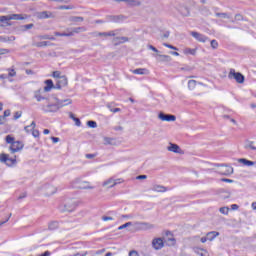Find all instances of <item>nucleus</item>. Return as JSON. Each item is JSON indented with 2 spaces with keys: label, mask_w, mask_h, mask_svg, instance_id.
Returning a JSON list of instances; mask_svg holds the SVG:
<instances>
[{
  "label": "nucleus",
  "mask_w": 256,
  "mask_h": 256,
  "mask_svg": "<svg viewBox=\"0 0 256 256\" xmlns=\"http://www.w3.org/2000/svg\"><path fill=\"white\" fill-rule=\"evenodd\" d=\"M217 172L220 175H225L226 177H229V175H233V167L225 164H217Z\"/></svg>",
  "instance_id": "nucleus-5"
},
{
  "label": "nucleus",
  "mask_w": 256,
  "mask_h": 256,
  "mask_svg": "<svg viewBox=\"0 0 256 256\" xmlns=\"http://www.w3.org/2000/svg\"><path fill=\"white\" fill-rule=\"evenodd\" d=\"M94 37H116V35H119V30H112L109 32H94L92 34Z\"/></svg>",
  "instance_id": "nucleus-7"
},
{
  "label": "nucleus",
  "mask_w": 256,
  "mask_h": 256,
  "mask_svg": "<svg viewBox=\"0 0 256 256\" xmlns=\"http://www.w3.org/2000/svg\"><path fill=\"white\" fill-rule=\"evenodd\" d=\"M71 103H73L71 99L59 100L56 96H52L47 99V104L41 106V110L44 113H57L61 107H67Z\"/></svg>",
  "instance_id": "nucleus-1"
},
{
  "label": "nucleus",
  "mask_w": 256,
  "mask_h": 256,
  "mask_svg": "<svg viewBox=\"0 0 256 256\" xmlns=\"http://www.w3.org/2000/svg\"><path fill=\"white\" fill-rule=\"evenodd\" d=\"M158 119H160V121H167L168 123L177 121V117L175 115L165 114L163 112L159 113Z\"/></svg>",
  "instance_id": "nucleus-9"
},
{
  "label": "nucleus",
  "mask_w": 256,
  "mask_h": 256,
  "mask_svg": "<svg viewBox=\"0 0 256 256\" xmlns=\"http://www.w3.org/2000/svg\"><path fill=\"white\" fill-rule=\"evenodd\" d=\"M72 21H74L75 23L82 22V21H83V17H74V18L72 19Z\"/></svg>",
  "instance_id": "nucleus-56"
},
{
  "label": "nucleus",
  "mask_w": 256,
  "mask_h": 256,
  "mask_svg": "<svg viewBox=\"0 0 256 256\" xmlns=\"http://www.w3.org/2000/svg\"><path fill=\"white\" fill-rule=\"evenodd\" d=\"M129 256H139V253L135 250L129 252Z\"/></svg>",
  "instance_id": "nucleus-63"
},
{
  "label": "nucleus",
  "mask_w": 256,
  "mask_h": 256,
  "mask_svg": "<svg viewBox=\"0 0 256 256\" xmlns=\"http://www.w3.org/2000/svg\"><path fill=\"white\" fill-rule=\"evenodd\" d=\"M152 245H153L154 249H156V251H159V249H163V247H164L163 239L155 238L152 241Z\"/></svg>",
  "instance_id": "nucleus-15"
},
{
  "label": "nucleus",
  "mask_w": 256,
  "mask_h": 256,
  "mask_svg": "<svg viewBox=\"0 0 256 256\" xmlns=\"http://www.w3.org/2000/svg\"><path fill=\"white\" fill-rule=\"evenodd\" d=\"M135 231H143V222H135L132 224Z\"/></svg>",
  "instance_id": "nucleus-35"
},
{
  "label": "nucleus",
  "mask_w": 256,
  "mask_h": 256,
  "mask_svg": "<svg viewBox=\"0 0 256 256\" xmlns=\"http://www.w3.org/2000/svg\"><path fill=\"white\" fill-rule=\"evenodd\" d=\"M35 127H36L35 122H32L30 125L24 127V131L26 133H31V131H33V129H35Z\"/></svg>",
  "instance_id": "nucleus-34"
},
{
  "label": "nucleus",
  "mask_w": 256,
  "mask_h": 256,
  "mask_svg": "<svg viewBox=\"0 0 256 256\" xmlns=\"http://www.w3.org/2000/svg\"><path fill=\"white\" fill-rule=\"evenodd\" d=\"M8 19H10V21H23V19H27V16H23L21 14H12L8 15Z\"/></svg>",
  "instance_id": "nucleus-19"
},
{
  "label": "nucleus",
  "mask_w": 256,
  "mask_h": 256,
  "mask_svg": "<svg viewBox=\"0 0 256 256\" xmlns=\"http://www.w3.org/2000/svg\"><path fill=\"white\" fill-rule=\"evenodd\" d=\"M36 17L37 19H53L55 15H53V13L50 11H42V12H37Z\"/></svg>",
  "instance_id": "nucleus-12"
},
{
  "label": "nucleus",
  "mask_w": 256,
  "mask_h": 256,
  "mask_svg": "<svg viewBox=\"0 0 256 256\" xmlns=\"http://www.w3.org/2000/svg\"><path fill=\"white\" fill-rule=\"evenodd\" d=\"M0 41H3L4 43H13V41H15V36L0 37Z\"/></svg>",
  "instance_id": "nucleus-32"
},
{
  "label": "nucleus",
  "mask_w": 256,
  "mask_h": 256,
  "mask_svg": "<svg viewBox=\"0 0 256 256\" xmlns=\"http://www.w3.org/2000/svg\"><path fill=\"white\" fill-rule=\"evenodd\" d=\"M104 141H105L104 142L105 145H111L113 139H111V138H104Z\"/></svg>",
  "instance_id": "nucleus-57"
},
{
  "label": "nucleus",
  "mask_w": 256,
  "mask_h": 256,
  "mask_svg": "<svg viewBox=\"0 0 256 256\" xmlns=\"http://www.w3.org/2000/svg\"><path fill=\"white\" fill-rule=\"evenodd\" d=\"M21 115H23L22 111H17L14 113V119L17 121V119H21Z\"/></svg>",
  "instance_id": "nucleus-48"
},
{
  "label": "nucleus",
  "mask_w": 256,
  "mask_h": 256,
  "mask_svg": "<svg viewBox=\"0 0 256 256\" xmlns=\"http://www.w3.org/2000/svg\"><path fill=\"white\" fill-rule=\"evenodd\" d=\"M53 77L57 80V79H59V78H61L62 76H61V72H59V71H54L53 72Z\"/></svg>",
  "instance_id": "nucleus-50"
},
{
  "label": "nucleus",
  "mask_w": 256,
  "mask_h": 256,
  "mask_svg": "<svg viewBox=\"0 0 256 256\" xmlns=\"http://www.w3.org/2000/svg\"><path fill=\"white\" fill-rule=\"evenodd\" d=\"M88 127H90V129H97V122L90 120L87 122Z\"/></svg>",
  "instance_id": "nucleus-42"
},
{
  "label": "nucleus",
  "mask_w": 256,
  "mask_h": 256,
  "mask_svg": "<svg viewBox=\"0 0 256 256\" xmlns=\"http://www.w3.org/2000/svg\"><path fill=\"white\" fill-rule=\"evenodd\" d=\"M121 183H123V179H121V178L114 179V187H115V185H121Z\"/></svg>",
  "instance_id": "nucleus-53"
},
{
  "label": "nucleus",
  "mask_w": 256,
  "mask_h": 256,
  "mask_svg": "<svg viewBox=\"0 0 256 256\" xmlns=\"http://www.w3.org/2000/svg\"><path fill=\"white\" fill-rule=\"evenodd\" d=\"M151 229H155V224L142 222V231H151Z\"/></svg>",
  "instance_id": "nucleus-23"
},
{
  "label": "nucleus",
  "mask_w": 256,
  "mask_h": 256,
  "mask_svg": "<svg viewBox=\"0 0 256 256\" xmlns=\"http://www.w3.org/2000/svg\"><path fill=\"white\" fill-rule=\"evenodd\" d=\"M151 190L154 191L155 193H167L168 191L167 187L159 184H154Z\"/></svg>",
  "instance_id": "nucleus-16"
},
{
  "label": "nucleus",
  "mask_w": 256,
  "mask_h": 256,
  "mask_svg": "<svg viewBox=\"0 0 256 256\" xmlns=\"http://www.w3.org/2000/svg\"><path fill=\"white\" fill-rule=\"evenodd\" d=\"M67 84H68L67 76H61L59 79L56 80L54 89H63V87H67Z\"/></svg>",
  "instance_id": "nucleus-10"
},
{
  "label": "nucleus",
  "mask_w": 256,
  "mask_h": 256,
  "mask_svg": "<svg viewBox=\"0 0 256 256\" xmlns=\"http://www.w3.org/2000/svg\"><path fill=\"white\" fill-rule=\"evenodd\" d=\"M34 99H36L38 103H41V101H47L48 98L45 97V92L43 89H38L34 91Z\"/></svg>",
  "instance_id": "nucleus-11"
},
{
  "label": "nucleus",
  "mask_w": 256,
  "mask_h": 256,
  "mask_svg": "<svg viewBox=\"0 0 256 256\" xmlns=\"http://www.w3.org/2000/svg\"><path fill=\"white\" fill-rule=\"evenodd\" d=\"M210 45H211L212 49H217V47H219V42H217V40H212L210 42Z\"/></svg>",
  "instance_id": "nucleus-47"
},
{
  "label": "nucleus",
  "mask_w": 256,
  "mask_h": 256,
  "mask_svg": "<svg viewBox=\"0 0 256 256\" xmlns=\"http://www.w3.org/2000/svg\"><path fill=\"white\" fill-rule=\"evenodd\" d=\"M85 31H87L86 27H76V28H72L69 33H72V37H73L75 33H85Z\"/></svg>",
  "instance_id": "nucleus-27"
},
{
  "label": "nucleus",
  "mask_w": 256,
  "mask_h": 256,
  "mask_svg": "<svg viewBox=\"0 0 256 256\" xmlns=\"http://www.w3.org/2000/svg\"><path fill=\"white\" fill-rule=\"evenodd\" d=\"M115 41H117V43H127V41H129V38L125 36L117 37L115 38Z\"/></svg>",
  "instance_id": "nucleus-39"
},
{
  "label": "nucleus",
  "mask_w": 256,
  "mask_h": 256,
  "mask_svg": "<svg viewBox=\"0 0 256 256\" xmlns=\"http://www.w3.org/2000/svg\"><path fill=\"white\" fill-rule=\"evenodd\" d=\"M133 225V222H127L121 226L118 227V231H123V229H127V227H131Z\"/></svg>",
  "instance_id": "nucleus-40"
},
{
  "label": "nucleus",
  "mask_w": 256,
  "mask_h": 256,
  "mask_svg": "<svg viewBox=\"0 0 256 256\" xmlns=\"http://www.w3.org/2000/svg\"><path fill=\"white\" fill-rule=\"evenodd\" d=\"M15 75H17V72L14 69H8V77H15Z\"/></svg>",
  "instance_id": "nucleus-49"
},
{
  "label": "nucleus",
  "mask_w": 256,
  "mask_h": 256,
  "mask_svg": "<svg viewBox=\"0 0 256 256\" xmlns=\"http://www.w3.org/2000/svg\"><path fill=\"white\" fill-rule=\"evenodd\" d=\"M136 179L138 181L145 180V179H147V175H139V176L136 177Z\"/></svg>",
  "instance_id": "nucleus-62"
},
{
  "label": "nucleus",
  "mask_w": 256,
  "mask_h": 256,
  "mask_svg": "<svg viewBox=\"0 0 256 256\" xmlns=\"http://www.w3.org/2000/svg\"><path fill=\"white\" fill-rule=\"evenodd\" d=\"M220 181H222L223 183H234V181L229 178H222L220 179Z\"/></svg>",
  "instance_id": "nucleus-55"
},
{
  "label": "nucleus",
  "mask_w": 256,
  "mask_h": 256,
  "mask_svg": "<svg viewBox=\"0 0 256 256\" xmlns=\"http://www.w3.org/2000/svg\"><path fill=\"white\" fill-rule=\"evenodd\" d=\"M45 85L46 86L44 87V90H43L44 93H49V91H51L53 87L55 88V85L53 84V80H46Z\"/></svg>",
  "instance_id": "nucleus-21"
},
{
  "label": "nucleus",
  "mask_w": 256,
  "mask_h": 256,
  "mask_svg": "<svg viewBox=\"0 0 256 256\" xmlns=\"http://www.w3.org/2000/svg\"><path fill=\"white\" fill-rule=\"evenodd\" d=\"M163 46L167 47L168 49H172L173 51H179V48H177L171 44L163 43Z\"/></svg>",
  "instance_id": "nucleus-46"
},
{
  "label": "nucleus",
  "mask_w": 256,
  "mask_h": 256,
  "mask_svg": "<svg viewBox=\"0 0 256 256\" xmlns=\"http://www.w3.org/2000/svg\"><path fill=\"white\" fill-rule=\"evenodd\" d=\"M23 142L21 141H15L13 142L10 147H9V151L11 153H19V151H23Z\"/></svg>",
  "instance_id": "nucleus-8"
},
{
  "label": "nucleus",
  "mask_w": 256,
  "mask_h": 256,
  "mask_svg": "<svg viewBox=\"0 0 256 256\" xmlns=\"http://www.w3.org/2000/svg\"><path fill=\"white\" fill-rule=\"evenodd\" d=\"M58 228H59V222L57 221L49 222L48 229H50V231H55V229H58Z\"/></svg>",
  "instance_id": "nucleus-31"
},
{
  "label": "nucleus",
  "mask_w": 256,
  "mask_h": 256,
  "mask_svg": "<svg viewBox=\"0 0 256 256\" xmlns=\"http://www.w3.org/2000/svg\"><path fill=\"white\" fill-rule=\"evenodd\" d=\"M216 17H222V19H230L231 15L227 13H216Z\"/></svg>",
  "instance_id": "nucleus-43"
},
{
  "label": "nucleus",
  "mask_w": 256,
  "mask_h": 256,
  "mask_svg": "<svg viewBox=\"0 0 256 256\" xmlns=\"http://www.w3.org/2000/svg\"><path fill=\"white\" fill-rule=\"evenodd\" d=\"M244 149H247V151H256V142L247 140L244 143Z\"/></svg>",
  "instance_id": "nucleus-18"
},
{
  "label": "nucleus",
  "mask_w": 256,
  "mask_h": 256,
  "mask_svg": "<svg viewBox=\"0 0 256 256\" xmlns=\"http://www.w3.org/2000/svg\"><path fill=\"white\" fill-rule=\"evenodd\" d=\"M41 39H49L50 41H55V37L49 35H44L41 37Z\"/></svg>",
  "instance_id": "nucleus-52"
},
{
  "label": "nucleus",
  "mask_w": 256,
  "mask_h": 256,
  "mask_svg": "<svg viewBox=\"0 0 256 256\" xmlns=\"http://www.w3.org/2000/svg\"><path fill=\"white\" fill-rule=\"evenodd\" d=\"M117 3H126L128 7H139L141 5V2L139 0H116Z\"/></svg>",
  "instance_id": "nucleus-14"
},
{
  "label": "nucleus",
  "mask_w": 256,
  "mask_h": 256,
  "mask_svg": "<svg viewBox=\"0 0 256 256\" xmlns=\"http://www.w3.org/2000/svg\"><path fill=\"white\" fill-rule=\"evenodd\" d=\"M194 253L200 256H209V252L203 248H194Z\"/></svg>",
  "instance_id": "nucleus-25"
},
{
  "label": "nucleus",
  "mask_w": 256,
  "mask_h": 256,
  "mask_svg": "<svg viewBox=\"0 0 256 256\" xmlns=\"http://www.w3.org/2000/svg\"><path fill=\"white\" fill-rule=\"evenodd\" d=\"M8 21H10L9 15H7V16H0V25H3L1 23H4V25H9Z\"/></svg>",
  "instance_id": "nucleus-36"
},
{
  "label": "nucleus",
  "mask_w": 256,
  "mask_h": 256,
  "mask_svg": "<svg viewBox=\"0 0 256 256\" xmlns=\"http://www.w3.org/2000/svg\"><path fill=\"white\" fill-rule=\"evenodd\" d=\"M24 31H27L29 29H33V24H26L23 26Z\"/></svg>",
  "instance_id": "nucleus-54"
},
{
  "label": "nucleus",
  "mask_w": 256,
  "mask_h": 256,
  "mask_svg": "<svg viewBox=\"0 0 256 256\" xmlns=\"http://www.w3.org/2000/svg\"><path fill=\"white\" fill-rule=\"evenodd\" d=\"M134 75H149V70L147 68H137L132 70Z\"/></svg>",
  "instance_id": "nucleus-20"
},
{
  "label": "nucleus",
  "mask_w": 256,
  "mask_h": 256,
  "mask_svg": "<svg viewBox=\"0 0 256 256\" xmlns=\"http://www.w3.org/2000/svg\"><path fill=\"white\" fill-rule=\"evenodd\" d=\"M75 187L78 189H95L94 186H91V183L87 181H82L81 178H78L74 181Z\"/></svg>",
  "instance_id": "nucleus-6"
},
{
  "label": "nucleus",
  "mask_w": 256,
  "mask_h": 256,
  "mask_svg": "<svg viewBox=\"0 0 256 256\" xmlns=\"http://www.w3.org/2000/svg\"><path fill=\"white\" fill-rule=\"evenodd\" d=\"M54 35L56 37H73V33H70V32H67V33L55 32Z\"/></svg>",
  "instance_id": "nucleus-37"
},
{
  "label": "nucleus",
  "mask_w": 256,
  "mask_h": 256,
  "mask_svg": "<svg viewBox=\"0 0 256 256\" xmlns=\"http://www.w3.org/2000/svg\"><path fill=\"white\" fill-rule=\"evenodd\" d=\"M167 150L170 151L171 153H183L179 145L170 143L169 146L167 147Z\"/></svg>",
  "instance_id": "nucleus-17"
},
{
  "label": "nucleus",
  "mask_w": 256,
  "mask_h": 256,
  "mask_svg": "<svg viewBox=\"0 0 256 256\" xmlns=\"http://www.w3.org/2000/svg\"><path fill=\"white\" fill-rule=\"evenodd\" d=\"M239 163H243L246 167H253V165H256V162L247 160L245 158L239 159Z\"/></svg>",
  "instance_id": "nucleus-28"
},
{
  "label": "nucleus",
  "mask_w": 256,
  "mask_h": 256,
  "mask_svg": "<svg viewBox=\"0 0 256 256\" xmlns=\"http://www.w3.org/2000/svg\"><path fill=\"white\" fill-rule=\"evenodd\" d=\"M206 237H207L208 241H213V239H215V237H219V232H216V231L208 232Z\"/></svg>",
  "instance_id": "nucleus-30"
},
{
  "label": "nucleus",
  "mask_w": 256,
  "mask_h": 256,
  "mask_svg": "<svg viewBox=\"0 0 256 256\" xmlns=\"http://www.w3.org/2000/svg\"><path fill=\"white\" fill-rule=\"evenodd\" d=\"M115 23H120V21H125V16H114Z\"/></svg>",
  "instance_id": "nucleus-45"
},
{
  "label": "nucleus",
  "mask_w": 256,
  "mask_h": 256,
  "mask_svg": "<svg viewBox=\"0 0 256 256\" xmlns=\"http://www.w3.org/2000/svg\"><path fill=\"white\" fill-rule=\"evenodd\" d=\"M102 221H113V217L111 216H103Z\"/></svg>",
  "instance_id": "nucleus-59"
},
{
  "label": "nucleus",
  "mask_w": 256,
  "mask_h": 256,
  "mask_svg": "<svg viewBox=\"0 0 256 256\" xmlns=\"http://www.w3.org/2000/svg\"><path fill=\"white\" fill-rule=\"evenodd\" d=\"M77 208V202L73 199L66 200L63 204L59 205V211L61 213H71V211H75Z\"/></svg>",
  "instance_id": "nucleus-2"
},
{
  "label": "nucleus",
  "mask_w": 256,
  "mask_h": 256,
  "mask_svg": "<svg viewBox=\"0 0 256 256\" xmlns=\"http://www.w3.org/2000/svg\"><path fill=\"white\" fill-rule=\"evenodd\" d=\"M5 140L9 145H13V143H15V138L11 135H7Z\"/></svg>",
  "instance_id": "nucleus-41"
},
{
  "label": "nucleus",
  "mask_w": 256,
  "mask_h": 256,
  "mask_svg": "<svg viewBox=\"0 0 256 256\" xmlns=\"http://www.w3.org/2000/svg\"><path fill=\"white\" fill-rule=\"evenodd\" d=\"M228 79H235L236 83L240 85L245 83V76L241 72H236L235 69L231 68L228 73Z\"/></svg>",
  "instance_id": "nucleus-4"
},
{
  "label": "nucleus",
  "mask_w": 256,
  "mask_h": 256,
  "mask_svg": "<svg viewBox=\"0 0 256 256\" xmlns=\"http://www.w3.org/2000/svg\"><path fill=\"white\" fill-rule=\"evenodd\" d=\"M148 49L154 51V53H157V55H159V50H157V48H155L153 45H148Z\"/></svg>",
  "instance_id": "nucleus-51"
},
{
  "label": "nucleus",
  "mask_w": 256,
  "mask_h": 256,
  "mask_svg": "<svg viewBox=\"0 0 256 256\" xmlns=\"http://www.w3.org/2000/svg\"><path fill=\"white\" fill-rule=\"evenodd\" d=\"M156 57H159L160 61H166V62H169L171 61V56L169 55H163V54H156Z\"/></svg>",
  "instance_id": "nucleus-33"
},
{
  "label": "nucleus",
  "mask_w": 256,
  "mask_h": 256,
  "mask_svg": "<svg viewBox=\"0 0 256 256\" xmlns=\"http://www.w3.org/2000/svg\"><path fill=\"white\" fill-rule=\"evenodd\" d=\"M32 135H33V137H35V138L39 137V130L33 129V130H32Z\"/></svg>",
  "instance_id": "nucleus-60"
},
{
  "label": "nucleus",
  "mask_w": 256,
  "mask_h": 256,
  "mask_svg": "<svg viewBox=\"0 0 256 256\" xmlns=\"http://www.w3.org/2000/svg\"><path fill=\"white\" fill-rule=\"evenodd\" d=\"M0 163H4L7 167H15L17 165V156L9 157V154H0Z\"/></svg>",
  "instance_id": "nucleus-3"
},
{
  "label": "nucleus",
  "mask_w": 256,
  "mask_h": 256,
  "mask_svg": "<svg viewBox=\"0 0 256 256\" xmlns=\"http://www.w3.org/2000/svg\"><path fill=\"white\" fill-rule=\"evenodd\" d=\"M183 54L184 55H197V48H184L183 49Z\"/></svg>",
  "instance_id": "nucleus-26"
},
{
  "label": "nucleus",
  "mask_w": 256,
  "mask_h": 256,
  "mask_svg": "<svg viewBox=\"0 0 256 256\" xmlns=\"http://www.w3.org/2000/svg\"><path fill=\"white\" fill-rule=\"evenodd\" d=\"M197 85H203L201 82H197L196 80H189L188 81V89L193 91Z\"/></svg>",
  "instance_id": "nucleus-22"
},
{
  "label": "nucleus",
  "mask_w": 256,
  "mask_h": 256,
  "mask_svg": "<svg viewBox=\"0 0 256 256\" xmlns=\"http://www.w3.org/2000/svg\"><path fill=\"white\" fill-rule=\"evenodd\" d=\"M54 193H57V188L47 185L46 186V195H54Z\"/></svg>",
  "instance_id": "nucleus-29"
},
{
  "label": "nucleus",
  "mask_w": 256,
  "mask_h": 256,
  "mask_svg": "<svg viewBox=\"0 0 256 256\" xmlns=\"http://www.w3.org/2000/svg\"><path fill=\"white\" fill-rule=\"evenodd\" d=\"M169 245H173L175 243V238H168Z\"/></svg>",
  "instance_id": "nucleus-64"
},
{
  "label": "nucleus",
  "mask_w": 256,
  "mask_h": 256,
  "mask_svg": "<svg viewBox=\"0 0 256 256\" xmlns=\"http://www.w3.org/2000/svg\"><path fill=\"white\" fill-rule=\"evenodd\" d=\"M9 52V49H0V55H7Z\"/></svg>",
  "instance_id": "nucleus-61"
},
{
  "label": "nucleus",
  "mask_w": 256,
  "mask_h": 256,
  "mask_svg": "<svg viewBox=\"0 0 256 256\" xmlns=\"http://www.w3.org/2000/svg\"><path fill=\"white\" fill-rule=\"evenodd\" d=\"M103 187H107L108 189H111L112 187H115V179L110 178L103 182Z\"/></svg>",
  "instance_id": "nucleus-24"
},
{
  "label": "nucleus",
  "mask_w": 256,
  "mask_h": 256,
  "mask_svg": "<svg viewBox=\"0 0 256 256\" xmlns=\"http://www.w3.org/2000/svg\"><path fill=\"white\" fill-rule=\"evenodd\" d=\"M219 211L222 215H229V207H221Z\"/></svg>",
  "instance_id": "nucleus-44"
},
{
  "label": "nucleus",
  "mask_w": 256,
  "mask_h": 256,
  "mask_svg": "<svg viewBox=\"0 0 256 256\" xmlns=\"http://www.w3.org/2000/svg\"><path fill=\"white\" fill-rule=\"evenodd\" d=\"M70 119H73L75 122L76 127H81V120L79 118H76L73 113L70 114Z\"/></svg>",
  "instance_id": "nucleus-38"
},
{
  "label": "nucleus",
  "mask_w": 256,
  "mask_h": 256,
  "mask_svg": "<svg viewBox=\"0 0 256 256\" xmlns=\"http://www.w3.org/2000/svg\"><path fill=\"white\" fill-rule=\"evenodd\" d=\"M191 35L194 37V39L198 40L200 43H206L209 39L207 36L198 32H191Z\"/></svg>",
  "instance_id": "nucleus-13"
},
{
  "label": "nucleus",
  "mask_w": 256,
  "mask_h": 256,
  "mask_svg": "<svg viewBox=\"0 0 256 256\" xmlns=\"http://www.w3.org/2000/svg\"><path fill=\"white\" fill-rule=\"evenodd\" d=\"M36 47H47V42H39L36 44Z\"/></svg>",
  "instance_id": "nucleus-58"
}]
</instances>
